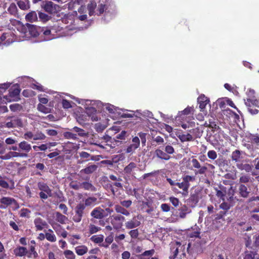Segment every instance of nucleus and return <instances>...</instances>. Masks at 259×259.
<instances>
[{
	"instance_id": "18",
	"label": "nucleus",
	"mask_w": 259,
	"mask_h": 259,
	"mask_svg": "<svg viewBox=\"0 0 259 259\" xmlns=\"http://www.w3.org/2000/svg\"><path fill=\"white\" fill-rule=\"evenodd\" d=\"M154 153L156 156L160 159L168 160L171 157L170 155L167 154L165 152L160 149H156Z\"/></svg>"
},
{
	"instance_id": "25",
	"label": "nucleus",
	"mask_w": 259,
	"mask_h": 259,
	"mask_svg": "<svg viewBox=\"0 0 259 259\" xmlns=\"http://www.w3.org/2000/svg\"><path fill=\"white\" fill-rule=\"evenodd\" d=\"M28 24L29 23H26V25H19L17 27L18 30L21 33L23 37L26 38L28 37Z\"/></svg>"
},
{
	"instance_id": "46",
	"label": "nucleus",
	"mask_w": 259,
	"mask_h": 259,
	"mask_svg": "<svg viewBox=\"0 0 259 259\" xmlns=\"http://www.w3.org/2000/svg\"><path fill=\"white\" fill-rule=\"evenodd\" d=\"M64 137L65 139H73V140H78V138L77 137V134L74 133L73 132H66L63 134Z\"/></svg>"
},
{
	"instance_id": "60",
	"label": "nucleus",
	"mask_w": 259,
	"mask_h": 259,
	"mask_svg": "<svg viewBox=\"0 0 259 259\" xmlns=\"http://www.w3.org/2000/svg\"><path fill=\"white\" fill-rule=\"evenodd\" d=\"M231 206H232V204H229L226 202H223L220 205L219 207L220 208L223 210V211H225V212H227Z\"/></svg>"
},
{
	"instance_id": "16",
	"label": "nucleus",
	"mask_w": 259,
	"mask_h": 259,
	"mask_svg": "<svg viewBox=\"0 0 259 259\" xmlns=\"http://www.w3.org/2000/svg\"><path fill=\"white\" fill-rule=\"evenodd\" d=\"M248 185H245L242 184L238 185V192L240 197L247 198L249 196L250 192L249 190L248 189Z\"/></svg>"
},
{
	"instance_id": "61",
	"label": "nucleus",
	"mask_w": 259,
	"mask_h": 259,
	"mask_svg": "<svg viewBox=\"0 0 259 259\" xmlns=\"http://www.w3.org/2000/svg\"><path fill=\"white\" fill-rule=\"evenodd\" d=\"M6 178H4L0 175V186L3 188L7 189L9 187L8 183L5 180Z\"/></svg>"
},
{
	"instance_id": "2",
	"label": "nucleus",
	"mask_w": 259,
	"mask_h": 259,
	"mask_svg": "<svg viewBox=\"0 0 259 259\" xmlns=\"http://www.w3.org/2000/svg\"><path fill=\"white\" fill-rule=\"evenodd\" d=\"M183 181L181 183L177 182L176 186L183 191V194H188V189L190 186V182H194L195 180L194 176L186 175L182 177Z\"/></svg>"
},
{
	"instance_id": "13",
	"label": "nucleus",
	"mask_w": 259,
	"mask_h": 259,
	"mask_svg": "<svg viewBox=\"0 0 259 259\" xmlns=\"http://www.w3.org/2000/svg\"><path fill=\"white\" fill-rule=\"evenodd\" d=\"M91 215L96 219H102L107 216L105 214V210L100 207L95 208L91 212Z\"/></svg>"
},
{
	"instance_id": "45",
	"label": "nucleus",
	"mask_w": 259,
	"mask_h": 259,
	"mask_svg": "<svg viewBox=\"0 0 259 259\" xmlns=\"http://www.w3.org/2000/svg\"><path fill=\"white\" fill-rule=\"evenodd\" d=\"M248 139L250 140L251 143L256 144L257 146H259V135L257 134H250L247 136Z\"/></svg>"
},
{
	"instance_id": "44",
	"label": "nucleus",
	"mask_w": 259,
	"mask_h": 259,
	"mask_svg": "<svg viewBox=\"0 0 259 259\" xmlns=\"http://www.w3.org/2000/svg\"><path fill=\"white\" fill-rule=\"evenodd\" d=\"M237 168L240 170H244L246 172H250L252 169V165L249 164H237L236 165Z\"/></svg>"
},
{
	"instance_id": "12",
	"label": "nucleus",
	"mask_w": 259,
	"mask_h": 259,
	"mask_svg": "<svg viewBox=\"0 0 259 259\" xmlns=\"http://www.w3.org/2000/svg\"><path fill=\"white\" fill-rule=\"evenodd\" d=\"M140 207L143 212H146L149 214H151L154 211L153 202L151 201H142Z\"/></svg>"
},
{
	"instance_id": "14",
	"label": "nucleus",
	"mask_w": 259,
	"mask_h": 259,
	"mask_svg": "<svg viewBox=\"0 0 259 259\" xmlns=\"http://www.w3.org/2000/svg\"><path fill=\"white\" fill-rule=\"evenodd\" d=\"M181 245V242L178 241L171 243L170 244L171 255L169 256V259H175L179 253V247Z\"/></svg>"
},
{
	"instance_id": "7",
	"label": "nucleus",
	"mask_w": 259,
	"mask_h": 259,
	"mask_svg": "<svg viewBox=\"0 0 259 259\" xmlns=\"http://www.w3.org/2000/svg\"><path fill=\"white\" fill-rule=\"evenodd\" d=\"M77 12H75L74 14L73 13H68L65 14L64 16L62 18V21L63 23L68 24L69 25L67 26L69 27V29H75V27L72 26V25H74L75 19L77 17Z\"/></svg>"
},
{
	"instance_id": "3",
	"label": "nucleus",
	"mask_w": 259,
	"mask_h": 259,
	"mask_svg": "<svg viewBox=\"0 0 259 259\" xmlns=\"http://www.w3.org/2000/svg\"><path fill=\"white\" fill-rule=\"evenodd\" d=\"M203 242L202 240H199V241H196L193 245L191 243H189L187 248V253L192 256L195 254L201 253L203 252Z\"/></svg>"
},
{
	"instance_id": "15",
	"label": "nucleus",
	"mask_w": 259,
	"mask_h": 259,
	"mask_svg": "<svg viewBox=\"0 0 259 259\" xmlns=\"http://www.w3.org/2000/svg\"><path fill=\"white\" fill-rule=\"evenodd\" d=\"M0 208H6L8 206L12 204L13 203H17L16 200L13 198L8 197H3L0 199Z\"/></svg>"
},
{
	"instance_id": "32",
	"label": "nucleus",
	"mask_w": 259,
	"mask_h": 259,
	"mask_svg": "<svg viewBox=\"0 0 259 259\" xmlns=\"http://www.w3.org/2000/svg\"><path fill=\"white\" fill-rule=\"evenodd\" d=\"M26 21L33 22L37 20V16L36 12L31 11L25 16Z\"/></svg>"
},
{
	"instance_id": "55",
	"label": "nucleus",
	"mask_w": 259,
	"mask_h": 259,
	"mask_svg": "<svg viewBox=\"0 0 259 259\" xmlns=\"http://www.w3.org/2000/svg\"><path fill=\"white\" fill-rule=\"evenodd\" d=\"M38 17L39 19L44 22H46L51 19L50 16L43 12H39Z\"/></svg>"
},
{
	"instance_id": "57",
	"label": "nucleus",
	"mask_w": 259,
	"mask_h": 259,
	"mask_svg": "<svg viewBox=\"0 0 259 259\" xmlns=\"http://www.w3.org/2000/svg\"><path fill=\"white\" fill-rule=\"evenodd\" d=\"M128 136L127 132L125 131H122L120 133L117 134L115 136V139L119 140H125L126 138Z\"/></svg>"
},
{
	"instance_id": "8",
	"label": "nucleus",
	"mask_w": 259,
	"mask_h": 259,
	"mask_svg": "<svg viewBox=\"0 0 259 259\" xmlns=\"http://www.w3.org/2000/svg\"><path fill=\"white\" fill-rule=\"evenodd\" d=\"M21 89L18 84L13 85L9 90V96L12 98V100L17 101L20 99L19 96Z\"/></svg>"
},
{
	"instance_id": "10",
	"label": "nucleus",
	"mask_w": 259,
	"mask_h": 259,
	"mask_svg": "<svg viewBox=\"0 0 259 259\" xmlns=\"http://www.w3.org/2000/svg\"><path fill=\"white\" fill-rule=\"evenodd\" d=\"M28 33H27V38L31 37H36L41 34V31L42 30L41 27L31 24H28Z\"/></svg>"
},
{
	"instance_id": "50",
	"label": "nucleus",
	"mask_w": 259,
	"mask_h": 259,
	"mask_svg": "<svg viewBox=\"0 0 259 259\" xmlns=\"http://www.w3.org/2000/svg\"><path fill=\"white\" fill-rule=\"evenodd\" d=\"M257 254L255 251H246L245 252L244 259H254Z\"/></svg>"
},
{
	"instance_id": "30",
	"label": "nucleus",
	"mask_w": 259,
	"mask_h": 259,
	"mask_svg": "<svg viewBox=\"0 0 259 259\" xmlns=\"http://www.w3.org/2000/svg\"><path fill=\"white\" fill-rule=\"evenodd\" d=\"M114 239V236L113 233H110L108 236L105 239V242L100 244V246L104 248H108L110 244L112 243Z\"/></svg>"
},
{
	"instance_id": "51",
	"label": "nucleus",
	"mask_w": 259,
	"mask_h": 259,
	"mask_svg": "<svg viewBox=\"0 0 259 259\" xmlns=\"http://www.w3.org/2000/svg\"><path fill=\"white\" fill-rule=\"evenodd\" d=\"M108 6L105 4H101L98 5L97 8L98 15H101L107 10Z\"/></svg>"
},
{
	"instance_id": "1",
	"label": "nucleus",
	"mask_w": 259,
	"mask_h": 259,
	"mask_svg": "<svg viewBox=\"0 0 259 259\" xmlns=\"http://www.w3.org/2000/svg\"><path fill=\"white\" fill-rule=\"evenodd\" d=\"M191 166L189 168L195 171V175H204L207 171V167L205 166H201L198 160L193 158L191 160L189 159Z\"/></svg>"
},
{
	"instance_id": "34",
	"label": "nucleus",
	"mask_w": 259,
	"mask_h": 259,
	"mask_svg": "<svg viewBox=\"0 0 259 259\" xmlns=\"http://www.w3.org/2000/svg\"><path fill=\"white\" fill-rule=\"evenodd\" d=\"M70 131L76 133L75 134H77V137L78 136L84 137L88 135V133H87L84 130L77 126H74L73 128L71 129Z\"/></svg>"
},
{
	"instance_id": "27",
	"label": "nucleus",
	"mask_w": 259,
	"mask_h": 259,
	"mask_svg": "<svg viewBox=\"0 0 259 259\" xmlns=\"http://www.w3.org/2000/svg\"><path fill=\"white\" fill-rule=\"evenodd\" d=\"M107 139H108L109 140L107 141V142H106L104 144L97 143H92V144L96 145L103 149H106L107 151H108L109 149H108V147L109 148L110 146L111 145L112 142V141L114 140V138H112L111 137H107Z\"/></svg>"
},
{
	"instance_id": "59",
	"label": "nucleus",
	"mask_w": 259,
	"mask_h": 259,
	"mask_svg": "<svg viewBox=\"0 0 259 259\" xmlns=\"http://www.w3.org/2000/svg\"><path fill=\"white\" fill-rule=\"evenodd\" d=\"M10 154L11 156V158L12 157H27V154L25 153H21L17 152H12L10 151Z\"/></svg>"
},
{
	"instance_id": "40",
	"label": "nucleus",
	"mask_w": 259,
	"mask_h": 259,
	"mask_svg": "<svg viewBox=\"0 0 259 259\" xmlns=\"http://www.w3.org/2000/svg\"><path fill=\"white\" fill-rule=\"evenodd\" d=\"M88 252L90 254V255H89L85 259H99L97 257V256L95 255V254H98L100 252V249L99 248L96 247L92 249Z\"/></svg>"
},
{
	"instance_id": "17",
	"label": "nucleus",
	"mask_w": 259,
	"mask_h": 259,
	"mask_svg": "<svg viewBox=\"0 0 259 259\" xmlns=\"http://www.w3.org/2000/svg\"><path fill=\"white\" fill-rule=\"evenodd\" d=\"M197 101L199 104V108L202 111L205 108L206 105L209 103V100L204 95H201L198 98Z\"/></svg>"
},
{
	"instance_id": "26",
	"label": "nucleus",
	"mask_w": 259,
	"mask_h": 259,
	"mask_svg": "<svg viewBox=\"0 0 259 259\" xmlns=\"http://www.w3.org/2000/svg\"><path fill=\"white\" fill-rule=\"evenodd\" d=\"M79 157L81 159H83L85 161H89L90 160L95 161V160H97L99 159H97L96 158V156L91 155L90 154H89V153L85 152V151H81V152H79Z\"/></svg>"
},
{
	"instance_id": "47",
	"label": "nucleus",
	"mask_w": 259,
	"mask_h": 259,
	"mask_svg": "<svg viewBox=\"0 0 259 259\" xmlns=\"http://www.w3.org/2000/svg\"><path fill=\"white\" fill-rule=\"evenodd\" d=\"M37 109L39 111L45 114L51 112V108L47 107L46 106L40 103L38 104L37 106Z\"/></svg>"
},
{
	"instance_id": "9",
	"label": "nucleus",
	"mask_w": 259,
	"mask_h": 259,
	"mask_svg": "<svg viewBox=\"0 0 259 259\" xmlns=\"http://www.w3.org/2000/svg\"><path fill=\"white\" fill-rule=\"evenodd\" d=\"M141 215H138L134 217L131 220L125 223V227L127 229H132L139 227L141 225L140 220Z\"/></svg>"
},
{
	"instance_id": "31",
	"label": "nucleus",
	"mask_w": 259,
	"mask_h": 259,
	"mask_svg": "<svg viewBox=\"0 0 259 259\" xmlns=\"http://www.w3.org/2000/svg\"><path fill=\"white\" fill-rule=\"evenodd\" d=\"M155 250L152 249L146 250L139 255V259H150V258L154 254Z\"/></svg>"
},
{
	"instance_id": "41",
	"label": "nucleus",
	"mask_w": 259,
	"mask_h": 259,
	"mask_svg": "<svg viewBox=\"0 0 259 259\" xmlns=\"http://www.w3.org/2000/svg\"><path fill=\"white\" fill-rule=\"evenodd\" d=\"M55 216L56 220L62 224H65L66 221L68 219L65 215L62 214L59 212H56L55 213Z\"/></svg>"
},
{
	"instance_id": "24",
	"label": "nucleus",
	"mask_w": 259,
	"mask_h": 259,
	"mask_svg": "<svg viewBox=\"0 0 259 259\" xmlns=\"http://www.w3.org/2000/svg\"><path fill=\"white\" fill-rule=\"evenodd\" d=\"M137 167V164L134 162H131L126 166L123 170L124 172L127 176L131 175L134 170Z\"/></svg>"
},
{
	"instance_id": "23",
	"label": "nucleus",
	"mask_w": 259,
	"mask_h": 259,
	"mask_svg": "<svg viewBox=\"0 0 259 259\" xmlns=\"http://www.w3.org/2000/svg\"><path fill=\"white\" fill-rule=\"evenodd\" d=\"M38 187L40 190L47 193L49 197H52L53 196L52 190L46 183H39L38 184Z\"/></svg>"
},
{
	"instance_id": "21",
	"label": "nucleus",
	"mask_w": 259,
	"mask_h": 259,
	"mask_svg": "<svg viewBox=\"0 0 259 259\" xmlns=\"http://www.w3.org/2000/svg\"><path fill=\"white\" fill-rule=\"evenodd\" d=\"M18 146L19 149L22 151L25 152L26 154L31 150V146L25 141L21 142Z\"/></svg>"
},
{
	"instance_id": "28",
	"label": "nucleus",
	"mask_w": 259,
	"mask_h": 259,
	"mask_svg": "<svg viewBox=\"0 0 259 259\" xmlns=\"http://www.w3.org/2000/svg\"><path fill=\"white\" fill-rule=\"evenodd\" d=\"M27 253V249L26 247L19 246L14 250V253L16 256H23Z\"/></svg>"
},
{
	"instance_id": "58",
	"label": "nucleus",
	"mask_w": 259,
	"mask_h": 259,
	"mask_svg": "<svg viewBox=\"0 0 259 259\" xmlns=\"http://www.w3.org/2000/svg\"><path fill=\"white\" fill-rule=\"evenodd\" d=\"M64 254L67 259H75V255L70 250H66L64 251Z\"/></svg>"
},
{
	"instance_id": "37",
	"label": "nucleus",
	"mask_w": 259,
	"mask_h": 259,
	"mask_svg": "<svg viewBox=\"0 0 259 259\" xmlns=\"http://www.w3.org/2000/svg\"><path fill=\"white\" fill-rule=\"evenodd\" d=\"M83 203L85 206H94L96 204L97 198L95 197H89L84 200Z\"/></svg>"
},
{
	"instance_id": "49",
	"label": "nucleus",
	"mask_w": 259,
	"mask_h": 259,
	"mask_svg": "<svg viewBox=\"0 0 259 259\" xmlns=\"http://www.w3.org/2000/svg\"><path fill=\"white\" fill-rule=\"evenodd\" d=\"M101 230L99 227L96 226L94 224H90L89 226V232L90 234H93L97 233Z\"/></svg>"
},
{
	"instance_id": "35",
	"label": "nucleus",
	"mask_w": 259,
	"mask_h": 259,
	"mask_svg": "<svg viewBox=\"0 0 259 259\" xmlns=\"http://www.w3.org/2000/svg\"><path fill=\"white\" fill-rule=\"evenodd\" d=\"M75 252L78 255H83L88 252V248L85 245H79L75 248Z\"/></svg>"
},
{
	"instance_id": "53",
	"label": "nucleus",
	"mask_w": 259,
	"mask_h": 259,
	"mask_svg": "<svg viewBox=\"0 0 259 259\" xmlns=\"http://www.w3.org/2000/svg\"><path fill=\"white\" fill-rule=\"evenodd\" d=\"M8 12L14 16H15L17 12V8L15 4H11L8 9Z\"/></svg>"
},
{
	"instance_id": "64",
	"label": "nucleus",
	"mask_w": 259,
	"mask_h": 259,
	"mask_svg": "<svg viewBox=\"0 0 259 259\" xmlns=\"http://www.w3.org/2000/svg\"><path fill=\"white\" fill-rule=\"evenodd\" d=\"M207 156L209 159L214 160L217 157V153L213 150H209L207 152Z\"/></svg>"
},
{
	"instance_id": "52",
	"label": "nucleus",
	"mask_w": 259,
	"mask_h": 259,
	"mask_svg": "<svg viewBox=\"0 0 259 259\" xmlns=\"http://www.w3.org/2000/svg\"><path fill=\"white\" fill-rule=\"evenodd\" d=\"M180 139L182 142L191 141L193 140V136L189 133L183 134L180 137Z\"/></svg>"
},
{
	"instance_id": "54",
	"label": "nucleus",
	"mask_w": 259,
	"mask_h": 259,
	"mask_svg": "<svg viewBox=\"0 0 259 259\" xmlns=\"http://www.w3.org/2000/svg\"><path fill=\"white\" fill-rule=\"evenodd\" d=\"M189 201L190 202L192 203V205H196L199 201V197L198 194H191L189 199Z\"/></svg>"
},
{
	"instance_id": "42",
	"label": "nucleus",
	"mask_w": 259,
	"mask_h": 259,
	"mask_svg": "<svg viewBox=\"0 0 259 259\" xmlns=\"http://www.w3.org/2000/svg\"><path fill=\"white\" fill-rule=\"evenodd\" d=\"M46 238L47 240L52 242H54L56 241V236L51 229H49L48 232L46 233Z\"/></svg>"
},
{
	"instance_id": "38",
	"label": "nucleus",
	"mask_w": 259,
	"mask_h": 259,
	"mask_svg": "<svg viewBox=\"0 0 259 259\" xmlns=\"http://www.w3.org/2000/svg\"><path fill=\"white\" fill-rule=\"evenodd\" d=\"M241 151L239 150H235L232 153L231 159L232 161L235 162L240 161L241 158Z\"/></svg>"
},
{
	"instance_id": "20",
	"label": "nucleus",
	"mask_w": 259,
	"mask_h": 259,
	"mask_svg": "<svg viewBox=\"0 0 259 259\" xmlns=\"http://www.w3.org/2000/svg\"><path fill=\"white\" fill-rule=\"evenodd\" d=\"M252 179L250 175L248 174H241L239 179V184H244L248 185V183L252 182Z\"/></svg>"
},
{
	"instance_id": "29",
	"label": "nucleus",
	"mask_w": 259,
	"mask_h": 259,
	"mask_svg": "<svg viewBox=\"0 0 259 259\" xmlns=\"http://www.w3.org/2000/svg\"><path fill=\"white\" fill-rule=\"evenodd\" d=\"M114 208L117 213L122 214L125 216H128L130 214V211L121 205L116 204L115 205Z\"/></svg>"
},
{
	"instance_id": "4",
	"label": "nucleus",
	"mask_w": 259,
	"mask_h": 259,
	"mask_svg": "<svg viewBox=\"0 0 259 259\" xmlns=\"http://www.w3.org/2000/svg\"><path fill=\"white\" fill-rule=\"evenodd\" d=\"M41 7L46 12L50 14H55L57 13L60 11V9L58 5L48 1L43 2Z\"/></svg>"
},
{
	"instance_id": "5",
	"label": "nucleus",
	"mask_w": 259,
	"mask_h": 259,
	"mask_svg": "<svg viewBox=\"0 0 259 259\" xmlns=\"http://www.w3.org/2000/svg\"><path fill=\"white\" fill-rule=\"evenodd\" d=\"M125 218L120 214H114L110 217L111 224L114 229L118 230L123 226Z\"/></svg>"
},
{
	"instance_id": "56",
	"label": "nucleus",
	"mask_w": 259,
	"mask_h": 259,
	"mask_svg": "<svg viewBox=\"0 0 259 259\" xmlns=\"http://www.w3.org/2000/svg\"><path fill=\"white\" fill-rule=\"evenodd\" d=\"M69 187L75 190H78L81 188V183H78L76 181L71 182L69 184Z\"/></svg>"
},
{
	"instance_id": "39",
	"label": "nucleus",
	"mask_w": 259,
	"mask_h": 259,
	"mask_svg": "<svg viewBox=\"0 0 259 259\" xmlns=\"http://www.w3.org/2000/svg\"><path fill=\"white\" fill-rule=\"evenodd\" d=\"M81 188H83L85 190H90L94 192L96 191V188L90 182H83L81 183Z\"/></svg>"
},
{
	"instance_id": "6",
	"label": "nucleus",
	"mask_w": 259,
	"mask_h": 259,
	"mask_svg": "<svg viewBox=\"0 0 259 259\" xmlns=\"http://www.w3.org/2000/svg\"><path fill=\"white\" fill-rule=\"evenodd\" d=\"M85 208V205L83 203H79L75 206L74 209L75 214L72 218L75 222L79 223L81 221Z\"/></svg>"
},
{
	"instance_id": "63",
	"label": "nucleus",
	"mask_w": 259,
	"mask_h": 259,
	"mask_svg": "<svg viewBox=\"0 0 259 259\" xmlns=\"http://www.w3.org/2000/svg\"><path fill=\"white\" fill-rule=\"evenodd\" d=\"M138 148L135 146V145L131 144L128 146H127L126 149L125 150V151L126 153H130L132 154L134 153L135 150Z\"/></svg>"
},
{
	"instance_id": "62",
	"label": "nucleus",
	"mask_w": 259,
	"mask_h": 259,
	"mask_svg": "<svg viewBox=\"0 0 259 259\" xmlns=\"http://www.w3.org/2000/svg\"><path fill=\"white\" fill-rule=\"evenodd\" d=\"M146 135L147 134L143 132L138 133V137L140 138L143 146H145L146 142Z\"/></svg>"
},
{
	"instance_id": "19",
	"label": "nucleus",
	"mask_w": 259,
	"mask_h": 259,
	"mask_svg": "<svg viewBox=\"0 0 259 259\" xmlns=\"http://www.w3.org/2000/svg\"><path fill=\"white\" fill-rule=\"evenodd\" d=\"M98 168V166L96 164H91L84 168L81 169L80 171V174H84L87 175H90L94 172Z\"/></svg>"
},
{
	"instance_id": "33",
	"label": "nucleus",
	"mask_w": 259,
	"mask_h": 259,
	"mask_svg": "<svg viewBox=\"0 0 259 259\" xmlns=\"http://www.w3.org/2000/svg\"><path fill=\"white\" fill-rule=\"evenodd\" d=\"M104 236L102 234L92 236L90 239L95 243L99 244V245L103 243Z\"/></svg>"
},
{
	"instance_id": "22",
	"label": "nucleus",
	"mask_w": 259,
	"mask_h": 259,
	"mask_svg": "<svg viewBox=\"0 0 259 259\" xmlns=\"http://www.w3.org/2000/svg\"><path fill=\"white\" fill-rule=\"evenodd\" d=\"M35 227L36 230L41 231L44 229V226H47V223L40 218H37L34 221Z\"/></svg>"
},
{
	"instance_id": "36",
	"label": "nucleus",
	"mask_w": 259,
	"mask_h": 259,
	"mask_svg": "<svg viewBox=\"0 0 259 259\" xmlns=\"http://www.w3.org/2000/svg\"><path fill=\"white\" fill-rule=\"evenodd\" d=\"M194 112L193 107L188 106L184 110L179 112L178 115L180 116L182 115H193Z\"/></svg>"
},
{
	"instance_id": "11",
	"label": "nucleus",
	"mask_w": 259,
	"mask_h": 259,
	"mask_svg": "<svg viewBox=\"0 0 259 259\" xmlns=\"http://www.w3.org/2000/svg\"><path fill=\"white\" fill-rule=\"evenodd\" d=\"M8 119H11L10 121L6 123V127L8 128H14L17 127H22L23 122L22 120L18 117H9Z\"/></svg>"
},
{
	"instance_id": "48",
	"label": "nucleus",
	"mask_w": 259,
	"mask_h": 259,
	"mask_svg": "<svg viewBox=\"0 0 259 259\" xmlns=\"http://www.w3.org/2000/svg\"><path fill=\"white\" fill-rule=\"evenodd\" d=\"M10 110L14 112H19L23 109L22 106L18 103H15L10 105Z\"/></svg>"
},
{
	"instance_id": "43",
	"label": "nucleus",
	"mask_w": 259,
	"mask_h": 259,
	"mask_svg": "<svg viewBox=\"0 0 259 259\" xmlns=\"http://www.w3.org/2000/svg\"><path fill=\"white\" fill-rule=\"evenodd\" d=\"M18 6L23 10H28L29 8V1L28 0H21L18 2Z\"/></svg>"
}]
</instances>
